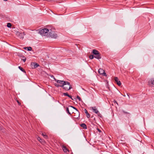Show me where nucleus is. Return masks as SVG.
<instances>
[{
    "label": "nucleus",
    "mask_w": 154,
    "mask_h": 154,
    "mask_svg": "<svg viewBox=\"0 0 154 154\" xmlns=\"http://www.w3.org/2000/svg\"><path fill=\"white\" fill-rule=\"evenodd\" d=\"M17 101L19 105H21V103L18 100H17Z\"/></svg>",
    "instance_id": "nucleus-27"
},
{
    "label": "nucleus",
    "mask_w": 154,
    "mask_h": 154,
    "mask_svg": "<svg viewBox=\"0 0 154 154\" xmlns=\"http://www.w3.org/2000/svg\"><path fill=\"white\" fill-rule=\"evenodd\" d=\"M114 80L115 82L119 86H120L121 85V83L120 81H119L117 77H115Z\"/></svg>",
    "instance_id": "nucleus-9"
},
{
    "label": "nucleus",
    "mask_w": 154,
    "mask_h": 154,
    "mask_svg": "<svg viewBox=\"0 0 154 154\" xmlns=\"http://www.w3.org/2000/svg\"><path fill=\"white\" fill-rule=\"evenodd\" d=\"M66 112L69 115L71 116V113L70 112H69V108L68 107L66 108Z\"/></svg>",
    "instance_id": "nucleus-15"
},
{
    "label": "nucleus",
    "mask_w": 154,
    "mask_h": 154,
    "mask_svg": "<svg viewBox=\"0 0 154 154\" xmlns=\"http://www.w3.org/2000/svg\"><path fill=\"white\" fill-rule=\"evenodd\" d=\"M18 68L22 72H23L24 73H26V72L25 70L21 66H19L18 67Z\"/></svg>",
    "instance_id": "nucleus-14"
},
{
    "label": "nucleus",
    "mask_w": 154,
    "mask_h": 154,
    "mask_svg": "<svg viewBox=\"0 0 154 154\" xmlns=\"http://www.w3.org/2000/svg\"><path fill=\"white\" fill-rule=\"evenodd\" d=\"M72 109L71 108L70 109V111H71V112H72V113H73V112L72 111Z\"/></svg>",
    "instance_id": "nucleus-28"
},
{
    "label": "nucleus",
    "mask_w": 154,
    "mask_h": 154,
    "mask_svg": "<svg viewBox=\"0 0 154 154\" xmlns=\"http://www.w3.org/2000/svg\"><path fill=\"white\" fill-rule=\"evenodd\" d=\"M17 55L20 57L25 58L24 56L21 54L18 53V54H17Z\"/></svg>",
    "instance_id": "nucleus-17"
},
{
    "label": "nucleus",
    "mask_w": 154,
    "mask_h": 154,
    "mask_svg": "<svg viewBox=\"0 0 154 154\" xmlns=\"http://www.w3.org/2000/svg\"><path fill=\"white\" fill-rule=\"evenodd\" d=\"M17 35L20 38L23 39L24 37V33H21L18 32L17 33Z\"/></svg>",
    "instance_id": "nucleus-8"
},
{
    "label": "nucleus",
    "mask_w": 154,
    "mask_h": 154,
    "mask_svg": "<svg viewBox=\"0 0 154 154\" xmlns=\"http://www.w3.org/2000/svg\"><path fill=\"white\" fill-rule=\"evenodd\" d=\"M37 139L41 143H43L44 141L43 139H41L39 137H38Z\"/></svg>",
    "instance_id": "nucleus-16"
},
{
    "label": "nucleus",
    "mask_w": 154,
    "mask_h": 154,
    "mask_svg": "<svg viewBox=\"0 0 154 154\" xmlns=\"http://www.w3.org/2000/svg\"><path fill=\"white\" fill-rule=\"evenodd\" d=\"M57 83L60 84V85L57 83H55V86L57 87H61L63 88L65 90L68 91L72 88L71 85L69 82L63 81L59 80L57 81Z\"/></svg>",
    "instance_id": "nucleus-1"
},
{
    "label": "nucleus",
    "mask_w": 154,
    "mask_h": 154,
    "mask_svg": "<svg viewBox=\"0 0 154 154\" xmlns=\"http://www.w3.org/2000/svg\"><path fill=\"white\" fill-rule=\"evenodd\" d=\"M123 96L124 97H125L126 96V95H123Z\"/></svg>",
    "instance_id": "nucleus-39"
},
{
    "label": "nucleus",
    "mask_w": 154,
    "mask_h": 154,
    "mask_svg": "<svg viewBox=\"0 0 154 154\" xmlns=\"http://www.w3.org/2000/svg\"><path fill=\"white\" fill-rule=\"evenodd\" d=\"M127 96L129 97V98H130L129 94L128 93H127Z\"/></svg>",
    "instance_id": "nucleus-35"
},
{
    "label": "nucleus",
    "mask_w": 154,
    "mask_h": 154,
    "mask_svg": "<svg viewBox=\"0 0 154 154\" xmlns=\"http://www.w3.org/2000/svg\"><path fill=\"white\" fill-rule=\"evenodd\" d=\"M92 53L94 55V57L95 58L99 60L101 58V54L96 49H93Z\"/></svg>",
    "instance_id": "nucleus-2"
},
{
    "label": "nucleus",
    "mask_w": 154,
    "mask_h": 154,
    "mask_svg": "<svg viewBox=\"0 0 154 154\" xmlns=\"http://www.w3.org/2000/svg\"><path fill=\"white\" fill-rule=\"evenodd\" d=\"M84 111L85 112V113L86 114V116L88 118H89L90 117V114L88 113V112L87 110L86 109H85L84 110Z\"/></svg>",
    "instance_id": "nucleus-11"
},
{
    "label": "nucleus",
    "mask_w": 154,
    "mask_h": 154,
    "mask_svg": "<svg viewBox=\"0 0 154 154\" xmlns=\"http://www.w3.org/2000/svg\"><path fill=\"white\" fill-rule=\"evenodd\" d=\"M67 86H65L66 87H68V88H69V85H66Z\"/></svg>",
    "instance_id": "nucleus-37"
},
{
    "label": "nucleus",
    "mask_w": 154,
    "mask_h": 154,
    "mask_svg": "<svg viewBox=\"0 0 154 154\" xmlns=\"http://www.w3.org/2000/svg\"><path fill=\"white\" fill-rule=\"evenodd\" d=\"M48 32V37H51V38H56L57 37V35L56 33L54 32L53 31L51 30H49Z\"/></svg>",
    "instance_id": "nucleus-4"
},
{
    "label": "nucleus",
    "mask_w": 154,
    "mask_h": 154,
    "mask_svg": "<svg viewBox=\"0 0 154 154\" xmlns=\"http://www.w3.org/2000/svg\"><path fill=\"white\" fill-rule=\"evenodd\" d=\"M123 112L125 113H128L127 112H124V111H123Z\"/></svg>",
    "instance_id": "nucleus-36"
},
{
    "label": "nucleus",
    "mask_w": 154,
    "mask_h": 154,
    "mask_svg": "<svg viewBox=\"0 0 154 154\" xmlns=\"http://www.w3.org/2000/svg\"><path fill=\"white\" fill-rule=\"evenodd\" d=\"M62 148L63 149V151L65 152H66L67 151L69 152V150L66 148V147L64 146V145H63L62 146Z\"/></svg>",
    "instance_id": "nucleus-10"
},
{
    "label": "nucleus",
    "mask_w": 154,
    "mask_h": 154,
    "mask_svg": "<svg viewBox=\"0 0 154 154\" xmlns=\"http://www.w3.org/2000/svg\"><path fill=\"white\" fill-rule=\"evenodd\" d=\"M69 97L70 98H72V97L71 96L69 95V97Z\"/></svg>",
    "instance_id": "nucleus-34"
},
{
    "label": "nucleus",
    "mask_w": 154,
    "mask_h": 154,
    "mask_svg": "<svg viewBox=\"0 0 154 154\" xmlns=\"http://www.w3.org/2000/svg\"><path fill=\"white\" fill-rule=\"evenodd\" d=\"M54 80L57 82V81H59V80H57L55 78H54Z\"/></svg>",
    "instance_id": "nucleus-32"
},
{
    "label": "nucleus",
    "mask_w": 154,
    "mask_h": 154,
    "mask_svg": "<svg viewBox=\"0 0 154 154\" xmlns=\"http://www.w3.org/2000/svg\"><path fill=\"white\" fill-rule=\"evenodd\" d=\"M3 0L5 1H8V0Z\"/></svg>",
    "instance_id": "nucleus-38"
},
{
    "label": "nucleus",
    "mask_w": 154,
    "mask_h": 154,
    "mask_svg": "<svg viewBox=\"0 0 154 154\" xmlns=\"http://www.w3.org/2000/svg\"><path fill=\"white\" fill-rule=\"evenodd\" d=\"M77 98L79 100V101H80L82 100L81 99V98L79 96H77Z\"/></svg>",
    "instance_id": "nucleus-24"
},
{
    "label": "nucleus",
    "mask_w": 154,
    "mask_h": 154,
    "mask_svg": "<svg viewBox=\"0 0 154 154\" xmlns=\"http://www.w3.org/2000/svg\"><path fill=\"white\" fill-rule=\"evenodd\" d=\"M113 102L114 103H116L117 104H118V103H117V102L115 100H114V101H113Z\"/></svg>",
    "instance_id": "nucleus-29"
},
{
    "label": "nucleus",
    "mask_w": 154,
    "mask_h": 154,
    "mask_svg": "<svg viewBox=\"0 0 154 154\" xmlns=\"http://www.w3.org/2000/svg\"><path fill=\"white\" fill-rule=\"evenodd\" d=\"M97 114L98 116H99L100 117V118L102 117V115L99 112H98V113H97Z\"/></svg>",
    "instance_id": "nucleus-25"
},
{
    "label": "nucleus",
    "mask_w": 154,
    "mask_h": 154,
    "mask_svg": "<svg viewBox=\"0 0 154 154\" xmlns=\"http://www.w3.org/2000/svg\"><path fill=\"white\" fill-rule=\"evenodd\" d=\"M154 79L153 78L151 79L148 82V85L152 87L153 85H154Z\"/></svg>",
    "instance_id": "nucleus-7"
},
{
    "label": "nucleus",
    "mask_w": 154,
    "mask_h": 154,
    "mask_svg": "<svg viewBox=\"0 0 154 154\" xmlns=\"http://www.w3.org/2000/svg\"><path fill=\"white\" fill-rule=\"evenodd\" d=\"M23 48L25 50H27V47H24Z\"/></svg>",
    "instance_id": "nucleus-33"
},
{
    "label": "nucleus",
    "mask_w": 154,
    "mask_h": 154,
    "mask_svg": "<svg viewBox=\"0 0 154 154\" xmlns=\"http://www.w3.org/2000/svg\"><path fill=\"white\" fill-rule=\"evenodd\" d=\"M92 108L93 112H94L96 114L98 113L99 112L97 109H96L95 107H92Z\"/></svg>",
    "instance_id": "nucleus-12"
},
{
    "label": "nucleus",
    "mask_w": 154,
    "mask_h": 154,
    "mask_svg": "<svg viewBox=\"0 0 154 154\" xmlns=\"http://www.w3.org/2000/svg\"><path fill=\"white\" fill-rule=\"evenodd\" d=\"M32 49V48L31 47H27V50L28 51H31Z\"/></svg>",
    "instance_id": "nucleus-22"
},
{
    "label": "nucleus",
    "mask_w": 154,
    "mask_h": 154,
    "mask_svg": "<svg viewBox=\"0 0 154 154\" xmlns=\"http://www.w3.org/2000/svg\"><path fill=\"white\" fill-rule=\"evenodd\" d=\"M7 26V27L10 28L11 26V24L10 23H8Z\"/></svg>",
    "instance_id": "nucleus-20"
},
{
    "label": "nucleus",
    "mask_w": 154,
    "mask_h": 154,
    "mask_svg": "<svg viewBox=\"0 0 154 154\" xmlns=\"http://www.w3.org/2000/svg\"><path fill=\"white\" fill-rule=\"evenodd\" d=\"M98 72L100 75H102L105 76H107L105 71L102 69L100 68L98 70Z\"/></svg>",
    "instance_id": "nucleus-5"
},
{
    "label": "nucleus",
    "mask_w": 154,
    "mask_h": 154,
    "mask_svg": "<svg viewBox=\"0 0 154 154\" xmlns=\"http://www.w3.org/2000/svg\"><path fill=\"white\" fill-rule=\"evenodd\" d=\"M49 30L47 28H45L42 29H40L39 33L42 35H48Z\"/></svg>",
    "instance_id": "nucleus-3"
},
{
    "label": "nucleus",
    "mask_w": 154,
    "mask_h": 154,
    "mask_svg": "<svg viewBox=\"0 0 154 154\" xmlns=\"http://www.w3.org/2000/svg\"><path fill=\"white\" fill-rule=\"evenodd\" d=\"M71 99H72V100H74L72 98H71Z\"/></svg>",
    "instance_id": "nucleus-40"
},
{
    "label": "nucleus",
    "mask_w": 154,
    "mask_h": 154,
    "mask_svg": "<svg viewBox=\"0 0 154 154\" xmlns=\"http://www.w3.org/2000/svg\"><path fill=\"white\" fill-rule=\"evenodd\" d=\"M51 78H53L54 79L55 78L54 77V76L53 75H51Z\"/></svg>",
    "instance_id": "nucleus-30"
},
{
    "label": "nucleus",
    "mask_w": 154,
    "mask_h": 154,
    "mask_svg": "<svg viewBox=\"0 0 154 154\" xmlns=\"http://www.w3.org/2000/svg\"><path fill=\"white\" fill-rule=\"evenodd\" d=\"M80 126L84 129H86L87 128V126L85 123H82L80 125Z\"/></svg>",
    "instance_id": "nucleus-13"
},
{
    "label": "nucleus",
    "mask_w": 154,
    "mask_h": 154,
    "mask_svg": "<svg viewBox=\"0 0 154 154\" xmlns=\"http://www.w3.org/2000/svg\"><path fill=\"white\" fill-rule=\"evenodd\" d=\"M94 57V56L93 55H91L89 57V58L91 60L93 59Z\"/></svg>",
    "instance_id": "nucleus-21"
},
{
    "label": "nucleus",
    "mask_w": 154,
    "mask_h": 154,
    "mask_svg": "<svg viewBox=\"0 0 154 154\" xmlns=\"http://www.w3.org/2000/svg\"><path fill=\"white\" fill-rule=\"evenodd\" d=\"M63 95L65 96H66L67 97H69V95L67 93H64L63 94Z\"/></svg>",
    "instance_id": "nucleus-23"
},
{
    "label": "nucleus",
    "mask_w": 154,
    "mask_h": 154,
    "mask_svg": "<svg viewBox=\"0 0 154 154\" xmlns=\"http://www.w3.org/2000/svg\"><path fill=\"white\" fill-rule=\"evenodd\" d=\"M42 135L43 136V137H44L46 139H47L48 138V136L46 135V134H44L43 133H42Z\"/></svg>",
    "instance_id": "nucleus-18"
},
{
    "label": "nucleus",
    "mask_w": 154,
    "mask_h": 154,
    "mask_svg": "<svg viewBox=\"0 0 154 154\" xmlns=\"http://www.w3.org/2000/svg\"><path fill=\"white\" fill-rule=\"evenodd\" d=\"M30 65L32 69L35 68L39 66L37 63L33 62L31 63Z\"/></svg>",
    "instance_id": "nucleus-6"
},
{
    "label": "nucleus",
    "mask_w": 154,
    "mask_h": 154,
    "mask_svg": "<svg viewBox=\"0 0 154 154\" xmlns=\"http://www.w3.org/2000/svg\"><path fill=\"white\" fill-rule=\"evenodd\" d=\"M69 107L71 108L72 109L73 108V109H75L78 112V110L76 108H75V107H74L72 106H69Z\"/></svg>",
    "instance_id": "nucleus-19"
},
{
    "label": "nucleus",
    "mask_w": 154,
    "mask_h": 154,
    "mask_svg": "<svg viewBox=\"0 0 154 154\" xmlns=\"http://www.w3.org/2000/svg\"><path fill=\"white\" fill-rule=\"evenodd\" d=\"M24 58V59H22V60L24 62H25L26 60V58Z\"/></svg>",
    "instance_id": "nucleus-26"
},
{
    "label": "nucleus",
    "mask_w": 154,
    "mask_h": 154,
    "mask_svg": "<svg viewBox=\"0 0 154 154\" xmlns=\"http://www.w3.org/2000/svg\"><path fill=\"white\" fill-rule=\"evenodd\" d=\"M97 130L99 132H101V130H100L98 128H97Z\"/></svg>",
    "instance_id": "nucleus-31"
}]
</instances>
